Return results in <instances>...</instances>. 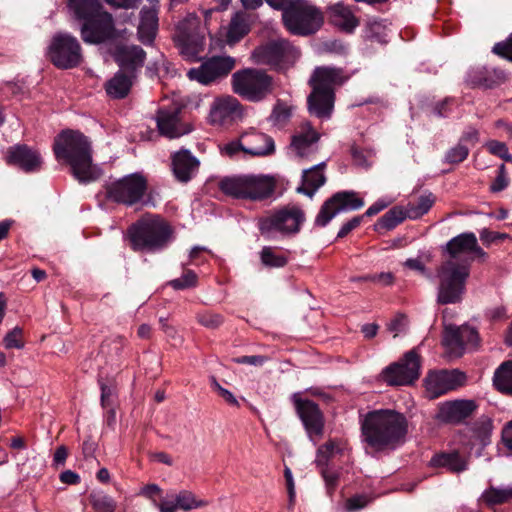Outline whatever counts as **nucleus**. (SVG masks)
Wrapping results in <instances>:
<instances>
[{"mask_svg":"<svg viewBox=\"0 0 512 512\" xmlns=\"http://www.w3.org/2000/svg\"><path fill=\"white\" fill-rule=\"evenodd\" d=\"M114 57L122 71L136 76L144 65L146 52L138 45H121L116 48Z\"/></svg>","mask_w":512,"mask_h":512,"instance_id":"nucleus-27","label":"nucleus"},{"mask_svg":"<svg viewBox=\"0 0 512 512\" xmlns=\"http://www.w3.org/2000/svg\"><path fill=\"white\" fill-rule=\"evenodd\" d=\"M233 91L250 102H260L273 91V78L260 69L247 68L231 78Z\"/></svg>","mask_w":512,"mask_h":512,"instance_id":"nucleus-9","label":"nucleus"},{"mask_svg":"<svg viewBox=\"0 0 512 512\" xmlns=\"http://www.w3.org/2000/svg\"><path fill=\"white\" fill-rule=\"evenodd\" d=\"M276 183L269 175H246L244 199L252 201L275 200Z\"/></svg>","mask_w":512,"mask_h":512,"instance_id":"nucleus-26","label":"nucleus"},{"mask_svg":"<svg viewBox=\"0 0 512 512\" xmlns=\"http://www.w3.org/2000/svg\"><path fill=\"white\" fill-rule=\"evenodd\" d=\"M420 376V359L415 350L406 352L403 357L381 373L382 380L390 386L413 384Z\"/></svg>","mask_w":512,"mask_h":512,"instance_id":"nucleus-14","label":"nucleus"},{"mask_svg":"<svg viewBox=\"0 0 512 512\" xmlns=\"http://www.w3.org/2000/svg\"><path fill=\"white\" fill-rule=\"evenodd\" d=\"M321 134L309 121L303 122L299 130L291 137V149L299 158H309L319 151Z\"/></svg>","mask_w":512,"mask_h":512,"instance_id":"nucleus-23","label":"nucleus"},{"mask_svg":"<svg viewBox=\"0 0 512 512\" xmlns=\"http://www.w3.org/2000/svg\"><path fill=\"white\" fill-rule=\"evenodd\" d=\"M291 400L295 407L297 416H323L318 404L313 400H310L304 393H294L291 396Z\"/></svg>","mask_w":512,"mask_h":512,"instance_id":"nucleus-39","label":"nucleus"},{"mask_svg":"<svg viewBox=\"0 0 512 512\" xmlns=\"http://www.w3.org/2000/svg\"><path fill=\"white\" fill-rule=\"evenodd\" d=\"M317 468L325 482L326 490L329 495H332L338 484L340 473L338 470L330 467V465H317Z\"/></svg>","mask_w":512,"mask_h":512,"instance_id":"nucleus-48","label":"nucleus"},{"mask_svg":"<svg viewBox=\"0 0 512 512\" xmlns=\"http://www.w3.org/2000/svg\"><path fill=\"white\" fill-rule=\"evenodd\" d=\"M329 15L334 26L346 33H352L359 25V20L351 9L342 2L335 3L329 7Z\"/></svg>","mask_w":512,"mask_h":512,"instance_id":"nucleus-29","label":"nucleus"},{"mask_svg":"<svg viewBox=\"0 0 512 512\" xmlns=\"http://www.w3.org/2000/svg\"><path fill=\"white\" fill-rule=\"evenodd\" d=\"M465 381V373L458 369L440 370L428 374L425 388L430 398H437L462 386Z\"/></svg>","mask_w":512,"mask_h":512,"instance_id":"nucleus-17","label":"nucleus"},{"mask_svg":"<svg viewBox=\"0 0 512 512\" xmlns=\"http://www.w3.org/2000/svg\"><path fill=\"white\" fill-rule=\"evenodd\" d=\"M249 32V25L242 13H236L229 24L227 38L229 43H236Z\"/></svg>","mask_w":512,"mask_h":512,"instance_id":"nucleus-41","label":"nucleus"},{"mask_svg":"<svg viewBox=\"0 0 512 512\" xmlns=\"http://www.w3.org/2000/svg\"><path fill=\"white\" fill-rule=\"evenodd\" d=\"M325 166L326 162L322 161L316 165L304 169L302 172L303 185L296 189L297 192L312 198L316 191L326 182V177L323 173V168Z\"/></svg>","mask_w":512,"mask_h":512,"instance_id":"nucleus-28","label":"nucleus"},{"mask_svg":"<svg viewBox=\"0 0 512 512\" xmlns=\"http://www.w3.org/2000/svg\"><path fill=\"white\" fill-rule=\"evenodd\" d=\"M471 261L446 260L437 269L439 284L436 301L441 305L459 304L464 299Z\"/></svg>","mask_w":512,"mask_h":512,"instance_id":"nucleus-5","label":"nucleus"},{"mask_svg":"<svg viewBox=\"0 0 512 512\" xmlns=\"http://www.w3.org/2000/svg\"><path fill=\"white\" fill-rule=\"evenodd\" d=\"M305 221V213L300 206L289 204L275 210L259 221V230L267 239L294 236L299 233Z\"/></svg>","mask_w":512,"mask_h":512,"instance_id":"nucleus-8","label":"nucleus"},{"mask_svg":"<svg viewBox=\"0 0 512 512\" xmlns=\"http://www.w3.org/2000/svg\"><path fill=\"white\" fill-rule=\"evenodd\" d=\"M92 507L95 512H115L116 502L108 495H97L92 498Z\"/></svg>","mask_w":512,"mask_h":512,"instance_id":"nucleus-51","label":"nucleus"},{"mask_svg":"<svg viewBox=\"0 0 512 512\" xmlns=\"http://www.w3.org/2000/svg\"><path fill=\"white\" fill-rule=\"evenodd\" d=\"M493 382L497 390L512 395V361L503 362L495 370Z\"/></svg>","mask_w":512,"mask_h":512,"instance_id":"nucleus-38","label":"nucleus"},{"mask_svg":"<svg viewBox=\"0 0 512 512\" xmlns=\"http://www.w3.org/2000/svg\"><path fill=\"white\" fill-rule=\"evenodd\" d=\"M155 120L160 135L169 139L180 138L193 131L192 124L183 119L179 108H161Z\"/></svg>","mask_w":512,"mask_h":512,"instance_id":"nucleus-18","label":"nucleus"},{"mask_svg":"<svg viewBox=\"0 0 512 512\" xmlns=\"http://www.w3.org/2000/svg\"><path fill=\"white\" fill-rule=\"evenodd\" d=\"M246 175L239 177H225L219 187L226 195L233 196L237 199H244Z\"/></svg>","mask_w":512,"mask_h":512,"instance_id":"nucleus-40","label":"nucleus"},{"mask_svg":"<svg viewBox=\"0 0 512 512\" xmlns=\"http://www.w3.org/2000/svg\"><path fill=\"white\" fill-rule=\"evenodd\" d=\"M509 185V178L507 176L506 167L501 164L497 169V176L490 185V191L498 193L505 190Z\"/></svg>","mask_w":512,"mask_h":512,"instance_id":"nucleus-55","label":"nucleus"},{"mask_svg":"<svg viewBox=\"0 0 512 512\" xmlns=\"http://www.w3.org/2000/svg\"><path fill=\"white\" fill-rule=\"evenodd\" d=\"M443 344L450 354L460 357L465 351V339L461 327H450L445 330Z\"/></svg>","mask_w":512,"mask_h":512,"instance_id":"nucleus-37","label":"nucleus"},{"mask_svg":"<svg viewBox=\"0 0 512 512\" xmlns=\"http://www.w3.org/2000/svg\"><path fill=\"white\" fill-rule=\"evenodd\" d=\"M148 187L146 177L139 172L125 175L106 186L107 198L115 203L132 207L140 203Z\"/></svg>","mask_w":512,"mask_h":512,"instance_id":"nucleus-10","label":"nucleus"},{"mask_svg":"<svg viewBox=\"0 0 512 512\" xmlns=\"http://www.w3.org/2000/svg\"><path fill=\"white\" fill-rule=\"evenodd\" d=\"M430 465L444 467L452 473H460L467 469L466 461L456 451L434 455L430 460Z\"/></svg>","mask_w":512,"mask_h":512,"instance_id":"nucleus-33","label":"nucleus"},{"mask_svg":"<svg viewBox=\"0 0 512 512\" xmlns=\"http://www.w3.org/2000/svg\"><path fill=\"white\" fill-rule=\"evenodd\" d=\"M488 151L503 159L506 162H512V155L509 153L508 147L504 142L497 140H490L486 143Z\"/></svg>","mask_w":512,"mask_h":512,"instance_id":"nucleus-54","label":"nucleus"},{"mask_svg":"<svg viewBox=\"0 0 512 512\" xmlns=\"http://www.w3.org/2000/svg\"><path fill=\"white\" fill-rule=\"evenodd\" d=\"M49 58L60 69L77 67L82 61L79 41L69 33L56 34L49 46Z\"/></svg>","mask_w":512,"mask_h":512,"instance_id":"nucleus-12","label":"nucleus"},{"mask_svg":"<svg viewBox=\"0 0 512 512\" xmlns=\"http://www.w3.org/2000/svg\"><path fill=\"white\" fill-rule=\"evenodd\" d=\"M372 501L371 497L365 494H357L349 497L344 504L346 512H356L365 508Z\"/></svg>","mask_w":512,"mask_h":512,"instance_id":"nucleus-52","label":"nucleus"},{"mask_svg":"<svg viewBox=\"0 0 512 512\" xmlns=\"http://www.w3.org/2000/svg\"><path fill=\"white\" fill-rule=\"evenodd\" d=\"M434 203V196L432 193L421 195L416 205L409 206L406 209L408 218L417 219L426 214Z\"/></svg>","mask_w":512,"mask_h":512,"instance_id":"nucleus-46","label":"nucleus"},{"mask_svg":"<svg viewBox=\"0 0 512 512\" xmlns=\"http://www.w3.org/2000/svg\"><path fill=\"white\" fill-rule=\"evenodd\" d=\"M478 405L471 399H454L438 404L435 416H471L476 412Z\"/></svg>","mask_w":512,"mask_h":512,"instance_id":"nucleus-31","label":"nucleus"},{"mask_svg":"<svg viewBox=\"0 0 512 512\" xmlns=\"http://www.w3.org/2000/svg\"><path fill=\"white\" fill-rule=\"evenodd\" d=\"M187 264L188 263H182L183 272L180 277L172 279L168 282V285L171 286L174 290H186L194 288L198 285L197 274L194 270L187 269Z\"/></svg>","mask_w":512,"mask_h":512,"instance_id":"nucleus-43","label":"nucleus"},{"mask_svg":"<svg viewBox=\"0 0 512 512\" xmlns=\"http://www.w3.org/2000/svg\"><path fill=\"white\" fill-rule=\"evenodd\" d=\"M157 13L152 8H142L140 11L139 26H148L149 28H157Z\"/></svg>","mask_w":512,"mask_h":512,"instance_id":"nucleus-60","label":"nucleus"},{"mask_svg":"<svg viewBox=\"0 0 512 512\" xmlns=\"http://www.w3.org/2000/svg\"><path fill=\"white\" fill-rule=\"evenodd\" d=\"M458 142L467 145L469 148L475 146L479 142V131L473 126H467L462 132Z\"/></svg>","mask_w":512,"mask_h":512,"instance_id":"nucleus-59","label":"nucleus"},{"mask_svg":"<svg viewBox=\"0 0 512 512\" xmlns=\"http://www.w3.org/2000/svg\"><path fill=\"white\" fill-rule=\"evenodd\" d=\"M178 508L184 511H190L195 508L207 505L206 501L197 500L194 493L188 490H182L175 495Z\"/></svg>","mask_w":512,"mask_h":512,"instance_id":"nucleus-47","label":"nucleus"},{"mask_svg":"<svg viewBox=\"0 0 512 512\" xmlns=\"http://www.w3.org/2000/svg\"><path fill=\"white\" fill-rule=\"evenodd\" d=\"M454 105L455 99L447 97L432 105L430 115L437 118H448L453 113Z\"/></svg>","mask_w":512,"mask_h":512,"instance_id":"nucleus-50","label":"nucleus"},{"mask_svg":"<svg viewBox=\"0 0 512 512\" xmlns=\"http://www.w3.org/2000/svg\"><path fill=\"white\" fill-rule=\"evenodd\" d=\"M8 165L14 166L25 173H36L41 170V154L26 144H16L8 148L5 156Z\"/></svg>","mask_w":512,"mask_h":512,"instance_id":"nucleus-20","label":"nucleus"},{"mask_svg":"<svg viewBox=\"0 0 512 512\" xmlns=\"http://www.w3.org/2000/svg\"><path fill=\"white\" fill-rule=\"evenodd\" d=\"M102 2L113 7H126V0H67L70 16L78 22L81 39L86 44H102L116 40L119 33L114 18Z\"/></svg>","mask_w":512,"mask_h":512,"instance_id":"nucleus-1","label":"nucleus"},{"mask_svg":"<svg viewBox=\"0 0 512 512\" xmlns=\"http://www.w3.org/2000/svg\"><path fill=\"white\" fill-rule=\"evenodd\" d=\"M170 159L172 173L178 182L186 184L197 175L200 160L189 149L181 148L173 152Z\"/></svg>","mask_w":512,"mask_h":512,"instance_id":"nucleus-25","label":"nucleus"},{"mask_svg":"<svg viewBox=\"0 0 512 512\" xmlns=\"http://www.w3.org/2000/svg\"><path fill=\"white\" fill-rule=\"evenodd\" d=\"M492 51L495 54L512 61V33L505 41L496 43Z\"/></svg>","mask_w":512,"mask_h":512,"instance_id":"nucleus-61","label":"nucleus"},{"mask_svg":"<svg viewBox=\"0 0 512 512\" xmlns=\"http://www.w3.org/2000/svg\"><path fill=\"white\" fill-rule=\"evenodd\" d=\"M180 53L189 61L201 60L199 54L205 47L204 29L198 25L184 27L179 26V34L176 39Z\"/></svg>","mask_w":512,"mask_h":512,"instance_id":"nucleus-19","label":"nucleus"},{"mask_svg":"<svg viewBox=\"0 0 512 512\" xmlns=\"http://www.w3.org/2000/svg\"><path fill=\"white\" fill-rule=\"evenodd\" d=\"M406 418H364L361 423L363 441L377 451L395 449L405 440Z\"/></svg>","mask_w":512,"mask_h":512,"instance_id":"nucleus-6","label":"nucleus"},{"mask_svg":"<svg viewBox=\"0 0 512 512\" xmlns=\"http://www.w3.org/2000/svg\"><path fill=\"white\" fill-rule=\"evenodd\" d=\"M406 218H408L406 209L402 206H394L377 220L374 224V230L376 232H381L382 230L390 231Z\"/></svg>","mask_w":512,"mask_h":512,"instance_id":"nucleus-36","label":"nucleus"},{"mask_svg":"<svg viewBox=\"0 0 512 512\" xmlns=\"http://www.w3.org/2000/svg\"><path fill=\"white\" fill-rule=\"evenodd\" d=\"M53 152L58 161L70 166L72 176L82 185L98 180L102 169L92 163V148L83 133L66 129L54 139Z\"/></svg>","mask_w":512,"mask_h":512,"instance_id":"nucleus-2","label":"nucleus"},{"mask_svg":"<svg viewBox=\"0 0 512 512\" xmlns=\"http://www.w3.org/2000/svg\"><path fill=\"white\" fill-rule=\"evenodd\" d=\"M403 266L410 270L417 271L419 274L425 277L430 276L425 263L420 259V257L406 259V261L403 263Z\"/></svg>","mask_w":512,"mask_h":512,"instance_id":"nucleus-63","label":"nucleus"},{"mask_svg":"<svg viewBox=\"0 0 512 512\" xmlns=\"http://www.w3.org/2000/svg\"><path fill=\"white\" fill-rule=\"evenodd\" d=\"M136 76H132L122 70L115 73V75L107 81L105 85L106 93L114 99L125 98L132 87L133 79Z\"/></svg>","mask_w":512,"mask_h":512,"instance_id":"nucleus-32","label":"nucleus"},{"mask_svg":"<svg viewBox=\"0 0 512 512\" xmlns=\"http://www.w3.org/2000/svg\"><path fill=\"white\" fill-rule=\"evenodd\" d=\"M235 59L228 55H214L203 58L199 67L187 72L190 80L202 85H211L226 78L235 67Z\"/></svg>","mask_w":512,"mask_h":512,"instance_id":"nucleus-13","label":"nucleus"},{"mask_svg":"<svg viewBox=\"0 0 512 512\" xmlns=\"http://www.w3.org/2000/svg\"><path fill=\"white\" fill-rule=\"evenodd\" d=\"M306 433L311 441L316 444L324 435V418H301Z\"/></svg>","mask_w":512,"mask_h":512,"instance_id":"nucleus-45","label":"nucleus"},{"mask_svg":"<svg viewBox=\"0 0 512 512\" xmlns=\"http://www.w3.org/2000/svg\"><path fill=\"white\" fill-rule=\"evenodd\" d=\"M469 153L470 148L467 145H462L457 142L456 145L446 151L443 162L452 165L462 163L468 158Z\"/></svg>","mask_w":512,"mask_h":512,"instance_id":"nucleus-49","label":"nucleus"},{"mask_svg":"<svg viewBox=\"0 0 512 512\" xmlns=\"http://www.w3.org/2000/svg\"><path fill=\"white\" fill-rule=\"evenodd\" d=\"M160 512H177L179 510L175 495H167L160 502H155Z\"/></svg>","mask_w":512,"mask_h":512,"instance_id":"nucleus-64","label":"nucleus"},{"mask_svg":"<svg viewBox=\"0 0 512 512\" xmlns=\"http://www.w3.org/2000/svg\"><path fill=\"white\" fill-rule=\"evenodd\" d=\"M507 75L504 70L492 66H474L466 74L465 81L471 88L483 90L495 89L505 83Z\"/></svg>","mask_w":512,"mask_h":512,"instance_id":"nucleus-22","label":"nucleus"},{"mask_svg":"<svg viewBox=\"0 0 512 512\" xmlns=\"http://www.w3.org/2000/svg\"><path fill=\"white\" fill-rule=\"evenodd\" d=\"M241 138L244 140L252 138L253 141L262 142L263 145L246 147L240 140H233L221 148L222 154H225L229 157H234L242 151L252 156H267L275 151V143L273 138L264 133L253 131L250 134H244Z\"/></svg>","mask_w":512,"mask_h":512,"instance_id":"nucleus-21","label":"nucleus"},{"mask_svg":"<svg viewBox=\"0 0 512 512\" xmlns=\"http://www.w3.org/2000/svg\"><path fill=\"white\" fill-rule=\"evenodd\" d=\"M338 454L349 458L351 455V447H349L346 441L330 439L317 449L315 464L316 466L329 465L330 460Z\"/></svg>","mask_w":512,"mask_h":512,"instance_id":"nucleus-30","label":"nucleus"},{"mask_svg":"<svg viewBox=\"0 0 512 512\" xmlns=\"http://www.w3.org/2000/svg\"><path fill=\"white\" fill-rule=\"evenodd\" d=\"M197 321L205 328L217 329L223 324L224 318L217 313L204 312L197 315Z\"/></svg>","mask_w":512,"mask_h":512,"instance_id":"nucleus-53","label":"nucleus"},{"mask_svg":"<svg viewBox=\"0 0 512 512\" xmlns=\"http://www.w3.org/2000/svg\"><path fill=\"white\" fill-rule=\"evenodd\" d=\"M242 117V109L239 101L232 97L216 98L209 110V122L212 125H228Z\"/></svg>","mask_w":512,"mask_h":512,"instance_id":"nucleus-24","label":"nucleus"},{"mask_svg":"<svg viewBox=\"0 0 512 512\" xmlns=\"http://www.w3.org/2000/svg\"><path fill=\"white\" fill-rule=\"evenodd\" d=\"M342 71L334 67H316L309 79L312 88L307 97L310 115L322 120L331 118L335 102V86L342 82Z\"/></svg>","mask_w":512,"mask_h":512,"instance_id":"nucleus-3","label":"nucleus"},{"mask_svg":"<svg viewBox=\"0 0 512 512\" xmlns=\"http://www.w3.org/2000/svg\"><path fill=\"white\" fill-rule=\"evenodd\" d=\"M363 37L367 41L379 44L388 43V21L386 19H369L363 29Z\"/></svg>","mask_w":512,"mask_h":512,"instance_id":"nucleus-34","label":"nucleus"},{"mask_svg":"<svg viewBox=\"0 0 512 512\" xmlns=\"http://www.w3.org/2000/svg\"><path fill=\"white\" fill-rule=\"evenodd\" d=\"M22 330L19 327L13 328L10 332L6 334L4 337V345L7 349H21L24 344L22 342Z\"/></svg>","mask_w":512,"mask_h":512,"instance_id":"nucleus-58","label":"nucleus"},{"mask_svg":"<svg viewBox=\"0 0 512 512\" xmlns=\"http://www.w3.org/2000/svg\"><path fill=\"white\" fill-rule=\"evenodd\" d=\"M131 246L135 251L160 252L174 241V230L157 215L144 216L128 229Z\"/></svg>","mask_w":512,"mask_h":512,"instance_id":"nucleus-4","label":"nucleus"},{"mask_svg":"<svg viewBox=\"0 0 512 512\" xmlns=\"http://www.w3.org/2000/svg\"><path fill=\"white\" fill-rule=\"evenodd\" d=\"M444 251L450 256L449 260L461 261L475 259L484 262L488 254L479 246L476 235L473 232H463L451 238L445 245Z\"/></svg>","mask_w":512,"mask_h":512,"instance_id":"nucleus-16","label":"nucleus"},{"mask_svg":"<svg viewBox=\"0 0 512 512\" xmlns=\"http://www.w3.org/2000/svg\"><path fill=\"white\" fill-rule=\"evenodd\" d=\"M512 500V486L498 488L490 486L481 494L479 501L486 505L489 509L494 510L496 505H502Z\"/></svg>","mask_w":512,"mask_h":512,"instance_id":"nucleus-35","label":"nucleus"},{"mask_svg":"<svg viewBox=\"0 0 512 512\" xmlns=\"http://www.w3.org/2000/svg\"><path fill=\"white\" fill-rule=\"evenodd\" d=\"M364 201L352 190L339 191L327 199L321 206L314 224L325 227L339 213L360 209Z\"/></svg>","mask_w":512,"mask_h":512,"instance_id":"nucleus-15","label":"nucleus"},{"mask_svg":"<svg viewBox=\"0 0 512 512\" xmlns=\"http://www.w3.org/2000/svg\"><path fill=\"white\" fill-rule=\"evenodd\" d=\"M256 62L285 69L299 57V50L286 39H277L256 48L253 52Z\"/></svg>","mask_w":512,"mask_h":512,"instance_id":"nucleus-11","label":"nucleus"},{"mask_svg":"<svg viewBox=\"0 0 512 512\" xmlns=\"http://www.w3.org/2000/svg\"><path fill=\"white\" fill-rule=\"evenodd\" d=\"M281 10L284 26L293 35H312L316 33L323 24L322 12L307 1H290Z\"/></svg>","mask_w":512,"mask_h":512,"instance_id":"nucleus-7","label":"nucleus"},{"mask_svg":"<svg viewBox=\"0 0 512 512\" xmlns=\"http://www.w3.org/2000/svg\"><path fill=\"white\" fill-rule=\"evenodd\" d=\"M292 116L291 107L286 103L278 100L274 105L267 121L274 127L279 129L286 126Z\"/></svg>","mask_w":512,"mask_h":512,"instance_id":"nucleus-42","label":"nucleus"},{"mask_svg":"<svg viewBox=\"0 0 512 512\" xmlns=\"http://www.w3.org/2000/svg\"><path fill=\"white\" fill-rule=\"evenodd\" d=\"M100 384V390H101V405L103 408L109 409L108 413L109 416H114L115 411L112 407L113 405V397H114V391L113 388L103 382H99Z\"/></svg>","mask_w":512,"mask_h":512,"instance_id":"nucleus-57","label":"nucleus"},{"mask_svg":"<svg viewBox=\"0 0 512 512\" xmlns=\"http://www.w3.org/2000/svg\"><path fill=\"white\" fill-rule=\"evenodd\" d=\"M507 238H508V234H506V233H499V232L491 231L486 228H484L480 231V240L486 246H489L494 242H497L499 240H504Z\"/></svg>","mask_w":512,"mask_h":512,"instance_id":"nucleus-62","label":"nucleus"},{"mask_svg":"<svg viewBox=\"0 0 512 512\" xmlns=\"http://www.w3.org/2000/svg\"><path fill=\"white\" fill-rule=\"evenodd\" d=\"M260 259L264 266L271 268L284 267L288 262V259L284 254L276 253L270 246L262 248L260 252Z\"/></svg>","mask_w":512,"mask_h":512,"instance_id":"nucleus-44","label":"nucleus"},{"mask_svg":"<svg viewBox=\"0 0 512 512\" xmlns=\"http://www.w3.org/2000/svg\"><path fill=\"white\" fill-rule=\"evenodd\" d=\"M372 150L362 149L358 146L351 147V156L355 165L363 168L370 166L369 158L372 156Z\"/></svg>","mask_w":512,"mask_h":512,"instance_id":"nucleus-56","label":"nucleus"}]
</instances>
